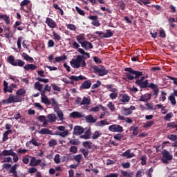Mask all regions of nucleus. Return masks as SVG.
<instances>
[{"label":"nucleus","mask_w":177,"mask_h":177,"mask_svg":"<svg viewBox=\"0 0 177 177\" xmlns=\"http://www.w3.org/2000/svg\"><path fill=\"white\" fill-rule=\"evenodd\" d=\"M124 71L127 72L126 73L127 80H129V81L136 80L135 84L139 86L140 89H146L147 86L150 85V84H149V80H146L147 76H142L143 75V72L135 71L131 67L125 68Z\"/></svg>","instance_id":"f257e3e1"},{"label":"nucleus","mask_w":177,"mask_h":177,"mask_svg":"<svg viewBox=\"0 0 177 177\" xmlns=\"http://www.w3.org/2000/svg\"><path fill=\"white\" fill-rule=\"evenodd\" d=\"M91 55L89 53L84 52L82 55H77L76 59H72L70 62L71 66L73 68H80V67H86V62L85 60L89 59Z\"/></svg>","instance_id":"f03ea898"},{"label":"nucleus","mask_w":177,"mask_h":177,"mask_svg":"<svg viewBox=\"0 0 177 177\" xmlns=\"http://www.w3.org/2000/svg\"><path fill=\"white\" fill-rule=\"evenodd\" d=\"M11 156L13 157V162H17L19 161V155L16 152L13 151V149H10V150L4 149L2 152L0 153L1 160L3 159V157H8Z\"/></svg>","instance_id":"7ed1b4c3"},{"label":"nucleus","mask_w":177,"mask_h":177,"mask_svg":"<svg viewBox=\"0 0 177 177\" xmlns=\"http://www.w3.org/2000/svg\"><path fill=\"white\" fill-rule=\"evenodd\" d=\"M8 63L13 66L14 67H24L26 62L20 59H15V56L10 55L7 59Z\"/></svg>","instance_id":"20e7f679"},{"label":"nucleus","mask_w":177,"mask_h":177,"mask_svg":"<svg viewBox=\"0 0 177 177\" xmlns=\"http://www.w3.org/2000/svg\"><path fill=\"white\" fill-rule=\"evenodd\" d=\"M94 70L95 74H98L100 77H103V75H107L109 74V71L104 68V66H102L101 68L97 66H94L93 67Z\"/></svg>","instance_id":"39448f33"},{"label":"nucleus","mask_w":177,"mask_h":177,"mask_svg":"<svg viewBox=\"0 0 177 177\" xmlns=\"http://www.w3.org/2000/svg\"><path fill=\"white\" fill-rule=\"evenodd\" d=\"M162 161L164 164H168V161H172L174 156L167 149H163L162 151Z\"/></svg>","instance_id":"423d86ee"},{"label":"nucleus","mask_w":177,"mask_h":177,"mask_svg":"<svg viewBox=\"0 0 177 177\" xmlns=\"http://www.w3.org/2000/svg\"><path fill=\"white\" fill-rule=\"evenodd\" d=\"M18 102L19 99L17 98V96L10 94L9 97L8 99L3 100L1 103H3V104H10V103H17Z\"/></svg>","instance_id":"0eeeda50"},{"label":"nucleus","mask_w":177,"mask_h":177,"mask_svg":"<svg viewBox=\"0 0 177 177\" xmlns=\"http://www.w3.org/2000/svg\"><path fill=\"white\" fill-rule=\"evenodd\" d=\"M109 131L111 132H118V133H121L124 132V127L120 124H112L109 127Z\"/></svg>","instance_id":"6e6552de"},{"label":"nucleus","mask_w":177,"mask_h":177,"mask_svg":"<svg viewBox=\"0 0 177 177\" xmlns=\"http://www.w3.org/2000/svg\"><path fill=\"white\" fill-rule=\"evenodd\" d=\"M20 167V165L19 164H15L14 165L11 166V168H10L9 174H12V176L14 177H18L17 175V168Z\"/></svg>","instance_id":"1a4fd4ad"},{"label":"nucleus","mask_w":177,"mask_h":177,"mask_svg":"<svg viewBox=\"0 0 177 177\" xmlns=\"http://www.w3.org/2000/svg\"><path fill=\"white\" fill-rule=\"evenodd\" d=\"M92 86V81L90 80L84 81L82 85L80 86V91H82V89H89Z\"/></svg>","instance_id":"9d476101"},{"label":"nucleus","mask_w":177,"mask_h":177,"mask_svg":"<svg viewBox=\"0 0 177 177\" xmlns=\"http://www.w3.org/2000/svg\"><path fill=\"white\" fill-rule=\"evenodd\" d=\"M41 162V159H37L35 157H32L29 165L30 167H37Z\"/></svg>","instance_id":"9b49d317"},{"label":"nucleus","mask_w":177,"mask_h":177,"mask_svg":"<svg viewBox=\"0 0 177 177\" xmlns=\"http://www.w3.org/2000/svg\"><path fill=\"white\" fill-rule=\"evenodd\" d=\"M147 88H151L153 89V95L155 96L158 95V92H160V90L158 89V85L153 83H150Z\"/></svg>","instance_id":"f8f14e48"},{"label":"nucleus","mask_w":177,"mask_h":177,"mask_svg":"<svg viewBox=\"0 0 177 177\" xmlns=\"http://www.w3.org/2000/svg\"><path fill=\"white\" fill-rule=\"evenodd\" d=\"M85 132V129L81 126H75L74 127L73 135H82Z\"/></svg>","instance_id":"ddd939ff"},{"label":"nucleus","mask_w":177,"mask_h":177,"mask_svg":"<svg viewBox=\"0 0 177 177\" xmlns=\"http://www.w3.org/2000/svg\"><path fill=\"white\" fill-rule=\"evenodd\" d=\"M45 23L50 27V28H56V22L51 18L47 17Z\"/></svg>","instance_id":"4468645a"},{"label":"nucleus","mask_w":177,"mask_h":177,"mask_svg":"<svg viewBox=\"0 0 177 177\" xmlns=\"http://www.w3.org/2000/svg\"><path fill=\"white\" fill-rule=\"evenodd\" d=\"M54 111L55 113H57L60 121H63V120H64V114H63V111H62L59 106L54 107Z\"/></svg>","instance_id":"2eb2a0df"},{"label":"nucleus","mask_w":177,"mask_h":177,"mask_svg":"<svg viewBox=\"0 0 177 177\" xmlns=\"http://www.w3.org/2000/svg\"><path fill=\"white\" fill-rule=\"evenodd\" d=\"M151 99V93H146L141 95L139 98L138 102H147Z\"/></svg>","instance_id":"dca6fc26"},{"label":"nucleus","mask_w":177,"mask_h":177,"mask_svg":"<svg viewBox=\"0 0 177 177\" xmlns=\"http://www.w3.org/2000/svg\"><path fill=\"white\" fill-rule=\"evenodd\" d=\"M82 46L86 50H88L89 49H93V44L92 43L88 41H84L83 43H82Z\"/></svg>","instance_id":"f3484780"},{"label":"nucleus","mask_w":177,"mask_h":177,"mask_svg":"<svg viewBox=\"0 0 177 177\" xmlns=\"http://www.w3.org/2000/svg\"><path fill=\"white\" fill-rule=\"evenodd\" d=\"M86 120V122H88V124H93L97 121V119L93 118V115H88L84 117Z\"/></svg>","instance_id":"a211bd4d"},{"label":"nucleus","mask_w":177,"mask_h":177,"mask_svg":"<svg viewBox=\"0 0 177 177\" xmlns=\"http://www.w3.org/2000/svg\"><path fill=\"white\" fill-rule=\"evenodd\" d=\"M120 156L121 157H127V158H132V157H135V153H131V149H127L125 152H123Z\"/></svg>","instance_id":"6ab92c4d"},{"label":"nucleus","mask_w":177,"mask_h":177,"mask_svg":"<svg viewBox=\"0 0 177 177\" xmlns=\"http://www.w3.org/2000/svg\"><path fill=\"white\" fill-rule=\"evenodd\" d=\"M70 115L72 118H82L85 117V114H82L78 111L72 112Z\"/></svg>","instance_id":"aec40b11"},{"label":"nucleus","mask_w":177,"mask_h":177,"mask_svg":"<svg viewBox=\"0 0 177 177\" xmlns=\"http://www.w3.org/2000/svg\"><path fill=\"white\" fill-rule=\"evenodd\" d=\"M69 79H71L72 81H82L84 80H86V77L85 76L82 75H79V76H75V75H71L69 77Z\"/></svg>","instance_id":"412c9836"},{"label":"nucleus","mask_w":177,"mask_h":177,"mask_svg":"<svg viewBox=\"0 0 177 177\" xmlns=\"http://www.w3.org/2000/svg\"><path fill=\"white\" fill-rule=\"evenodd\" d=\"M67 59V55L66 54H63L60 57H57L55 58V61H53V63L55 64V63H60V62H64Z\"/></svg>","instance_id":"4be33fe9"},{"label":"nucleus","mask_w":177,"mask_h":177,"mask_svg":"<svg viewBox=\"0 0 177 177\" xmlns=\"http://www.w3.org/2000/svg\"><path fill=\"white\" fill-rule=\"evenodd\" d=\"M38 133L40 135H55L54 133H52V131H50L49 129H41L40 131H38Z\"/></svg>","instance_id":"5701e85b"},{"label":"nucleus","mask_w":177,"mask_h":177,"mask_svg":"<svg viewBox=\"0 0 177 177\" xmlns=\"http://www.w3.org/2000/svg\"><path fill=\"white\" fill-rule=\"evenodd\" d=\"M114 33L111 30H106V32L103 34V36H100V38H111Z\"/></svg>","instance_id":"b1692460"},{"label":"nucleus","mask_w":177,"mask_h":177,"mask_svg":"<svg viewBox=\"0 0 177 177\" xmlns=\"http://www.w3.org/2000/svg\"><path fill=\"white\" fill-rule=\"evenodd\" d=\"M131 100V97L127 94L122 95L121 99L120 100L122 103H128Z\"/></svg>","instance_id":"393cba45"},{"label":"nucleus","mask_w":177,"mask_h":177,"mask_svg":"<svg viewBox=\"0 0 177 177\" xmlns=\"http://www.w3.org/2000/svg\"><path fill=\"white\" fill-rule=\"evenodd\" d=\"M89 104H91V98L84 96L80 103V106H89Z\"/></svg>","instance_id":"a878e982"},{"label":"nucleus","mask_w":177,"mask_h":177,"mask_svg":"<svg viewBox=\"0 0 177 177\" xmlns=\"http://www.w3.org/2000/svg\"><path fill=\"white\" fill-rule=\"evenodd\" d=\"M0 19H2L7 26L10 24V17L7 15H0Z\"/></svg>","instance_id":"bb28decb"},{"label":"nucleus","mask_w":177,"mask_h":177,"mask_svg":"<svg viewBox=\"0 0 177 177\" xmlns=\"http://www.w3.org/2000/svg\"><path fill=\"white\" fill-rule=\"evenodd\" d=\"M12 132V130H7L3 133V138H2L3 142H6V140H9V135H10Z\"/></svg>","instance_id":"cd10ccee"},{"label":"nucleus","mask_w":177,"mask_h":177,"mask_svg":"<svg viewBox=\"0 0 177 177\" xmlns=\"http://www.w3.org/2000/svg\"><path fill=\"white\" fill-rule=\"evenodd\" d=\"M24 68H25L26 71H28L29 70H31V71H34V70H37V66L32 64H26L24 66Z\"/></svg>","instance_id":"c85d7f7f"},{"label":"nucleus","mask_w":177,"mask_h":177,"mask_svg":"<svg viewBox=\"0 0 177 177\" xmlns=\"http://www.w3.org/2000/svg\"><path fill=\"white\" fill-rule=\"evenodd\" d=\"M22 57H24V60H26V62H30V63H32L34 62V58L30 57L28 54L26 53H22Z\"/></svg>","instance_id":"c756f323"},{"label":"nucleus","mask_w":177,"mask_h":177,"mask_svg":"<svg viewBox=\"0 0 177 177\" xmlns=\"http://www.w3.org/2000/svg\"><path fill=\"white\" fill-rule=\"evenodd\" d=\"M130 131H132V135L136 136L139 133V127L136 126H131L130 127Z\"/></svg>","instance_id":"7c9ffc66"},{"label":"nucleus","mask_w":177,"mask_h":177,"mask_svg":"<svg viewBox=\"0 0 177 177\" xmlns=\"http://www.w3.org/2000/svg\"><path fill=\"white\" fill-rule=\"evenodd\" d=\"M47 118L49 121V122H56V115L53 114V113H50L49 115H47Z\"/></svg>","instance_id":"2f4dec72"},{"label":"nucleus","mask_w":177,"mask_h":177,"mask_svg":"<svg viewBox=\"0 0 177 177\" xmlns=\"http://www.w3.org/2000/svg\"><path fill=\"white\" fill-rule=\"evenodd\" d=\"M167 128H171V129H176L177 132V122H171L167 124Z\"/></svg>","instance_id":"473e14b6"},{"label":"nucleus","mask_w":177,"mask_h":177,"mask_svg":"<svg viewBox=\"0 0 177 177\" xmlns=\"http://www.w3.org/2000/svg\"><path fill=\"white\" fill-rule=\"evenodd\" d=\"M21 10H23L27 14V16H30V15H32V12L31 10V7L27 6L26 8L21 7Z\"/></svg>","instance_id":"72a5a7b5"},{"label":"nucleus","mask_w":177,"mask_h":177,"mask_svg":"<svg viewBox=\"0 0 177 177\" xmlns=\"http://www.w3.org/2000/svg\"><path fill=\"white\" fill-rule=\"evenodd\" d=\"M69 139L68 145H73V146H78L80 143V140L78 139Z\"/></svg>","instance_id":"f704fd0d"},{"label":"nucleus","mask_w":177,"mask_h":177,"mask_svg":"<svg viewBox=\"0 0 177 177\" xmlns=\"http://www.w3.org/2000/svg\"><path fill=\"white\" fill-rule=\"evenodd\" d=\"M54 135H57L59 136H62V138H66V136H67V135H68V130H65L63 132H56L54 133Z\"/></svg>","instance_id":"c9c22d12"},{"label":"nucleus","mask_w":177,"mask_h":177,"mask_svg":"<svg viewBox=\"0 0 177 177\" xmlns=\"http://www.w3.org/2000/svg\"><path fill=\"white\" fill-rule=\"evenodd\" d=\"M121 174L122 175V176H124V177H132V176H133V172H127V171H124V170H121Z\"/></svg>","instance_id":"e433bc0d"},{"label":"nucleus","mask_w":177,"mask_h":177,"mask_svg":"<svg viewBox=\"0 0 177 177\" xmlns=\"http://www.w3.org/2000/svg\"><path fill=\"white\" fill-rule=\"evenodd\" d=\"M32 158V157L30 156L26 155L25 156L23 157L22 158V162L24 164H28V162H30V159Z\"/></svg>","instance_id":"4c0bfd02"},{"label":"nucleus","mask_w":177,"mask_h":177,"mask_svg":"<svg viewBox=\"0 0 177 177\" xmlns=\"http://www.w3.org/2000/svg\"><path fill=\"white\" fill-rule=\"evenodd\" d=\"M122 114H124V115H131V114H132V111H131V109L124 108L122 110Z\"/></svg>","instance_id":"58836bf2"},{"label":"nucleus","mask_w":177,"mask_h":177,"mask_svg":"<svg viewBox=\"0 0 177 177\" xmlns=\"http://www.w3.org/2000/svg\"><path fill=\"white\" fill-rule=\"evenodd\" d=\"M35 89H37V91H41V89H44V85L41 84L39 82H37L35 83Z\"/></svg>","instance_id":"ea45409f"},{"label":"nucleus","mask_w":177,"mask_h":177,"mask_svg":"<svg viewBox=\"0 0 177 177\" xmlns=\"http://www.w3.org/2000/svg\"><path fill=\"white\" fill-rule=\"evenodd\" d=\"M73 159L75 160V161H76V162H77L78 165H80V164H81V160H82V155L81 154H78L76 155Z\"/></svg>","instance_id":"a19ab883"},{"label":"nucleus","mask_w":177,"mask_h":177,"mask_svg":"<svg viewBox=\"0 0 177 177\" xmlns=\"http://www.w3.org/2000/svg\"><path fill=\"white\" fill-rule=\"evenodd\" d=\"M41 102L44 103V104H48V106L52 104V102H50V100H49L48 98L46 97H41Z\"/></svg>","instance_id":"79ce46f5"},{"label":"nucleus","mask_w":177,"mask_h":177,"mask_svg":"<svg viewBox=\"0 0 177 177\" xmlns=\"http://www.w3.org/2000/svg\"><path fill=\"white\" fill-rule=\"evenodd\" d=\"M169 100L171 102L172 106H175V104H176V99H175V95L174 94H171L169 97Z\"/></svg>","instance_id":"37998d69"},{"label":"nucleus","mask_w":177,"mask_h":177,"mask_svg":"<svg viewBox=\"0 0 177 177\" xmlns=\"http://www.w3.org/2000/svg\"><path fill=\"white\" fill-rule=\"evenodd\" d=\"M57 140H56L55 139H51L48 142L49 147H55V146H57Z\"/></svg>","instance_id":"c03bdc74"},{"label":"nucleus","mask_w":177,"mask_h":177,"mask_svg":"<svg viewBox=\"0 0 177 177\" xmlns=\"http://www.w3.org/2000/svg\"><path fill=\"white\" fill-rule=\"evenodd\" d=\"M76 39H77V42L81 44L82 46V44H84V41H86V40H85V37H83L81 35L77 36Z\"/></svg>","instance_id":"a18cd8bd"},{"label":"nucleus","mask_w":177,"mask_h":177,"mask_svg":"<svg viewBox=\"0 0 177 177\" xmlns=\"http://www.w3.org/2000/svg\"><path fill=\"white\" fill-rule=\"evenodd\" d=\"M26 89L24 88H20L17 91V96H23V95H26Z\"/></svg>","instance_id":"49530a36"},{"label":"nucleus","mask_w":177,"mask_h":177,"mask_svg":"<svg viewBox=\"0 0 177 177\" xmlns=\"http://www.w3.org/2000/svg\"><path fill=\"white\" fill-rule=\"evenodd\" d=\"M167 139H169V140H171L172 142H176L177 135L170 134V135L167 136Z\"/></svg>","instance_id":"de8ad7c7"},{"label":"nucleus","mask_w":177,"mask_h":177,"mask_svg":"<svg viewBox=\"0 0 177 177\" xmlns=\"http://www.w3.org/2000/svg\"><path fill=\"white\" fill-rule=\"evenodd\" d=\"M70 153H73V154H75L76 153H78V148L75 146H71L69 148Z\"/></svg>","instance_id":"09e8293b"},{"label":"nucleus","mask_w":177,"mask_h":177,"mask_svg":"<svg viewBox=\"0 0 177 177\" xmlns=\"http://www.w3.org/2000/svg\"><path fill=\"white\" fill-rule=\"evenodd\" d=\"M172 117H174V113H172V112H169L164 117V120H165V121H171V118H172Z\"/></svg>","instance_id":"8fccbe9b"},{"label":"nucleus","mask_w":177,"mask_h":177,"mask_svg":"<svg viewBox=\"0 0 177 177\" xmlns=\"http://www.w3.org/2000/svg\"><path fill=\"white\" fill-rule=\"evenodd\" d=\"M51 86L53 91H56L57 92H62V88L59 86L56 85V84H51Z\"/></svg>","instance_id":"3c124183"},{"label":"nucleus","mask_w":177,"mask_h":177,"mask_svg":"<svg viewBox=\"0 0 177 177\" xmlns=\"http://www.w3.org/2000/svg\"><path fill=\"white\" fill-rule=\"evenodd\" d=\"M29 143L33 145V146H41V145L37 142V139H35L34 137H32V139L29 141Z\"/></svg>","instance_id":"603ef678"},{"label":"nucleus","mask_w":177,"mask_h":177,"mask_svg":"<svg viewBox=\"0 0 177 177\" xmlns=\"http://www.w3.org/2000/svg\"><path fill=\"white\" fill-rule=\"evenodd\" d=\"M53 35L54 39L55 41H61L62 40V37L60 36V35H59L56 32H55V31L53 32Z\"/></svg>","instance_id":"864d4df0"},{"label":"nucleus","mask_w":177,"mask_h":177,"mask_svg":"<svg viewBox=\"0 0 177 177\" xmlns=\"http://www.w3.org/2000/svg\"><path fill=\"white\" fill-rule=\"evenodd\" d=\"M118 5L120 8L121 10H125L127 5L124 3L123 1H119Z\"/></svg>","instance_id":"5fc2aeb1"},{"label":"nucleus","mask_w":177,"mask_h":177,"mask_svg":"<svg viewBox=\"0 0 177 177\" xmlns=\"http://www.w3.org/2000/svg\"><path fill=\"white\" fill-rule=\"evenodd\" d=\"M75 10H76V12H77V13L80 15V16H85V12L84 11V10H82L81 8H80V7L76 6Z\"/></svg>","instance_id":"6e6d98bb"},{"label":"nucleus","mask_w":177,"mask_h":177,"mask_svg":"<svg viewBox=\"0 0 177 177\" xmlns=\"http://www.w3.org/2000/svg\"><path fill=\"white\" fill-rule=\"evenodd\" d=\"M28 174H35V172H38V169L36 167H30L28 171Z\"/></svg>","instance_id":"4d7b16f0"},{"label":"nucleus","mask_w":177,"mask_h":177,"mask_svg":"<svg viewBox=\"0 0 177 177\" xmlns=\"http://www.w3.org/2000/svg\"><path fill=\"white\" fill-rule=\"evenodd\" d=\"M107 107L109 108L111 111H114L115 110V105H114V104H113V102H109L108 103Z\"/></svg>","instance_id":"13d9d810"},{"label":"nucleus","mask_w":177,"mask_h":177,"mask_svg":"<svg viewBox=\"0 0 177 177\" xmlns=\"http://www.w3.org/2000/svg\"><path fill=\"white\" fill-rule=\"evenodd\" d=\"M84 147H88V149H92V142L89 141L83 142Z\"/></svg>","instance_id":"bf43d9fd"},{"label":"nucleus","mask_w":177,"mask_h":177,"mask_svg":"<svg viewBox=\"0 0 177 177\" xmlns=\"http://www.w3.org/2000/svg\"><path fill=\"white\" fill-rule=\"evenodd\" d=\"M100 136H102V133L99 131H95L92 136L93 139H97Z\"/></svg>","instance_id":"052dcab7"},{"label":"nucleus","mask_w":177,"mask_h":177,"mask_svg":"<svg viewBox=\"0 0 177 177\" xmlns=\"http://www.w3.org/2000/svg\"><path fill=\"white\" fill-rule=\"evenodd\" d=\"M154 125V121L151 120L144 124L143 128H150V127H153Z\"/></svg>","instance_id":"680f3d73"},{"label":"nucleus","mask_w":177,"mask_h":177,"mask_svg":"<svg viewBox=\"0 0 177 177\" xmlns=\"http://www.w3.org/2000/svg\"><path fill=\"white\" fill-rule=\"evenodd\" d=\"M106 89H109L110 92H117V88L113 87V84H109L106 86Z\"/></svg>","instance_id":"e2e57ef3"},{"label":"nucleus","mask_w":177,"mask_h":177,"mask_svg":"<svg viewBox=\"0 0 177 177\" xmlns=\"http://www.w3.org/2000/svg\"><path fill=\"white\" fill-rule=\"evenodd\" d=\"M81 151H82V153L83 154V156H84L85 158H86V157H88V156L89 155V150H88V149H82Z\"/></svg>","instance_id":"0e129e2a"},{"label":"nucleus","mask_w":177,"mask_h":177,"mask_svg":"<svg viewBox=\"0 0 177 177\" xmlns=\"http://www.w3.org/2000/svg\"><path fill=\"white\" fill-rule=\"evenodd\" d=\"M146 106L147 108L145 110H156V108H154V106L151 103H147Z\"/></svg>","instance_id":"69168bd1"},{"label":"nucleus","mask_w":177,"mask_h":177,"mask_svg":"<svg viewBox=\"0 0 177 177\" xmlns=\"http://www.w3.org/2000/svg\"><path fill=\"white\" fill-rule=\"evenodd\" d=\"M30 3V0H24L21 2L20 6L21 8H24V6H27Z\"/></svg>","instance_id":"338daca9"},{"label":"nucleus","mask_w":177,"mask_h":177,"mask_svg":"<svg viewBox=\"0 0 177 177\" xmlns=\"http://www.w3.org/2000/svg\"><path fill=\"white\" fill-rule=\"evenodd\" d=\"M113 138L116 140H121L122 139V138H124V136H122V134H121V133H118V134L114 135Z\"/></svg>","instance_id":"774afa93"}]
</instances>
